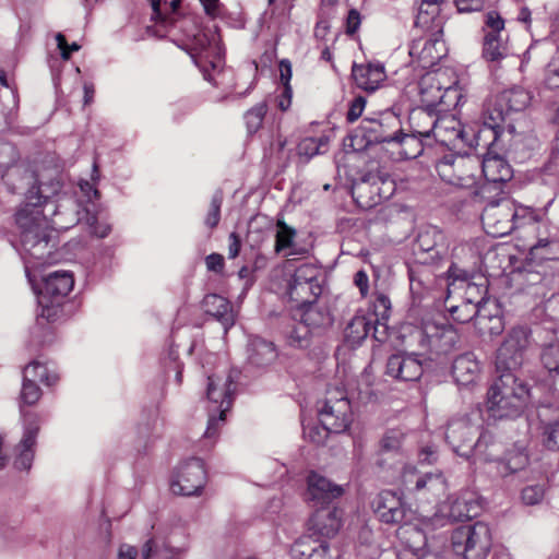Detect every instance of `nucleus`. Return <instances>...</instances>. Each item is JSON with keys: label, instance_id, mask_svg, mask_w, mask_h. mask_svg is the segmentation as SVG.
I'll list each match as a JSON object with an SVG mask.
<instances>
[{"label": "nucleus", "instance_id": "1", "mask_svg": "<svg viewBox=\"0 0 559 559\" xmlns=\"http://www.w3.org/2000/svg\"><path fill=\"white\" fill-rule=\"evenodd\" d=\"M530 333L523 326L513 328L496 356L497 379L487 392L486 406L495 419L516 418L531 402L532 385L525 370V353Z\"/></svg>", "mask_w": 559, "mask_h": 559}, {"label": "nucleus", "instance_id": "2", "mask_svg": "<svg viewBox=\"0 0 559 559\" xmlns=\"http://www.w3.org/2000/svg\"><path fill=\"white\" fill-rule=\"evenodd\" d=\"M24 180L31 187L25 192V205L16 213L21 249L25 257L46 261L55 248L53 229L49 227L47 216L58 215L49 200L58 193L61 186L58 180L38 182L33 171H25Z\"/></svg>", "mask_w": 559, "mask_h": 559}, {"label": "nucleus", "instance_id": "3", "mask_svg": "<svg viewBox=\"0 0 559 559\" xmlns=\"http://www.w3.org/2000/svg\"><path fill=\"white\" fill-rule=\"evenodd\" d=\"M416 144L417 151L408 154V158H415L423 152V145L414 135L404 133L401 120L393 111L386 110L376 117H366L350 136V146L354 151L366 150L373 144Z\"/></svg>", "mask_w": 559, "mask_h": 559}, {"label": "nucleus", "instance_id": "4", "mask_svg": "<svg viewBox=\"0 0 559 559\" xmlns=\"http://www.w3.org/2000/svg\"><path fill=\"white\" fill-rule=\"evenodd\" d=\"M450 540L453 552L462 559H486L492 546L491 530L484 522L456 527Z\"/></svg>", "mask_w": 559, "mask_h": 559}, {"label": "nucleus", "instance_id": "5", "mask_svg": "<svg viewBox=\"0 0 559 559\" xmlns=\"http://www.w3.org/2000/svg\"><path fill=\"white\" fill-rule=\"evenodd\" d=\"M394 191V180L380 169L364 173L352 185V197L362 210H370L390 199Z\"/></svg>", "mask_w": 559, "mask_h": 559}, {"label": "nucleus", "instance_id": "6", "mask_svg": "<svg viewBox=\"0 0 559 559\" xmlns=\"http://www.w3.org/2000/svg\"><path fill=\"white\" fill-rule=\"evenodd\" d=\"M318 416L328 430L345 432L353 421L350 402L345 392L341 389L328 390L324 401L318 403Z\"/></svg>", "mask_w": 559, "mask_h": 559}, {"label": "nucleus", "instance_id": "7", "mask_svg": "<svg viewBox=\"0 0 559 559\" xmlns=\"http://www.w3.org/2000/svg\"><path fill=\"white\" fill-rule=\"evenodd\" d=\"M510 115L498 95L488 100L483 111V128L477 132L471 130L475 145L487 148L499 141L504 135V123Z\"/></svg>", "mask_w": 559, "mask_h": 559}, {"label": "nucleus", "instance_id": "8", "mask_svg": "<svg viewBox=\"0 0 559 559\" xmlns=\"http://www.w3.org/2000/svg\"><path fill=\"white\" fill-rule=\"evenodd\" d=\"M516 203L508 198L489 202L481 213L486 233L492 237H503L515 229Z\"/></svg>", "mask_w": 559, "mask_h": 559}, {"label": "nucleus", "instance_id": "9", "mask_svg": "<svg viewBox=\"0 0 559 559\" xmlns=\"http://www.w3.org/2000/svg\"><path fill=\"white\" fill-rule=\"evenodd\" d=\"M439 177L460 188H473L476 183V162L462 155L448 154L436 164Z\"/></svg>", "mask_w": 559, "mask_h": 559}, {"label": "nucleus", "instance_id": "10", "mask_svg": "<svg viewBox=\"0 0 559 559\" xmlns=\"http://www.w3.org/2000/svg\"><path fill=\"white\" fill-rule=\"evenodd\" d=\"M205 483L206 472L203 461L191 457L178 467L170 486L174 493L190 497L200 495Z\"/></svg>", "mask_w": 559, "mask_h": 559}, {"label": "nucleus", "instance_id": "11", "mask_svg": "<svg viewBox=\"0 0 559 559\" xmlns=\"http://www.w3.org/2000/svg\"><path fill=\"white\" fill-rule=\"evenodd\" d=\"M435 140L448 147H460L467 145L476 146L472 133L467 132L460 120L453 115L438 117L433 135Z\"/></svg>", "mask_w": 559, "mask_h": 559}, {"label": "nucleus", "instance_id": "12", "mask_svg": "<svg viewBox=\"0 0 559 559\" xmlns=\"http://www.w3.org/2000/svg\"><path fill=\"white\" fill-rule=\"evenodd\" d=\"M40 429V420L37 414L25 415L24 432L21 441L14 449V467L20 471H28L32 467L36 438Z\"/></svg>", "mask_w": 559, "mask_h": 559}, {"label": "nucleus", "instance_id": "13", "mask_svg": "<svg viewBox=\"0 0 559 559\" xmlns=\"http://www.w3.org/2000/svg\"><path fill=\"white\" fill-rule=\"evenodd\" d=\"M478 430L479 426L473 425L466 417L452 419L447 427L445 439L456 454L469 459Z\"/></svg>", "mask_w": 559, "mask_h": 559}, {"label": "nucleus", "instance_id": "14", "mask_svg": "<svg viewBox=\"0 0 559 559\" xmlns=\"http://www.w3.org/2000/svg\"><path fill=\"white\" fill-rule=\"evenodd\" d=\"M424 368L419 355L393 354L385 365V374L399 381H417L423 376Z\"/></svg>", "mask_w": 559, "mask_h": 559}, {"label": "nucleus", "instance_id": "15", "mask_svg": "<svg viewBox=\"0 0 559 559\" xmlns=\"http://www.w3.org/2000/svg\"><path fill=\"white\" fill-rule=\"evenodd\" d=\"M421 336V343L436 354L450 353L460 341V336L452 325L436 323H426Z\"/></svg>", "mask_w": 559, "mask_h": 559}, {"label": "nucleus", "instance_id": "16", "mask_svg": "<svg viewBox=\"0 0 559 559\" xmlns=\"http://www.w3.org/2000/svg\"><path fill=\"white\" fill-rule=\"evenodd\" d=\"M307 484L306 500L312 502L314 507H330V503L334 499L340 498L344 492L342 486L333 484L317 473H311L308 476Z\"/></svg>", "mask_w": 559, "mask_h": 559}, {"label": "nucleus", "instance_id": "17", "mask_svg": "<svg viewBox=\"0 0 559 559\" xmlns=\"http://www.w3.org/2000/svg\"><path fill=\"white\" fill-rule=\"evenodd\" d=\"M235 388L231 374L227 377L224 383H222L221 379L210 376L207 378L206 397L212 407L209 412H222V415H225L231 406V395Z\"/></svg>", "mask_w": 559, "mask_h": 559}, {"label": "nucleus", "instance_id": "18", "mask_svg": "<svg viewBox=\"0 0 559 559\" xmlns=\"http://www.w3.org/2000/svg\"><path fill=\"white\" fill-rule=\"evenodd\" d=\"M352 76L358 88L373 93L385 81L386 73L381 62H368L365 64L354 63Z\"/></svg>", "mask_w": 559, "mask_h": 559}, {"label": "nucleus", "instance_id": "19", "mask_svg": "<svg viewBox=\"0 0 559 559\" xmlns=\"http://www.w3.org/2000/svg\"><path fill=\"white\" fill-rule=\"evenodd\" d=\"M341 527V511L335 507L318 508L309 520V531L313 535L334 537Z\"/></svg>", "mask_w": 559, "mask_h": 559}, {"label": "nucleus", "instance_id": "20", "mask_svg": "<svg viewBox=\"0 0 559 559\" xmlns=\"http://www.w3.org/2000/svg\"><path fill=\"white\" fill-rule=\"evenodd\" d=\"M442 236L435 228L421 230L414 243V254L419 263H436L442 258V250L438 246V239Z\"/></svg>", "mask_w": 559, "mask_h": 559}, {"label": "nucleus", "instance_id": "21", "mask_svg": "<svg viewBox=\"0 0 559 559\" xmlns=\"http://www.w3.org/2000/svg\"><path fill=\"white\" fill-rule=\"evenodd\" d=\"M374 512L386 524H399L405 519L406 509L392 491H382L373 502Z\"/></svg>", "mask_w": 559, "mask_h": 559}, {"label": "nucleus", "instance_id": "22", "mask_svg": "<svg viewBox=\"0 0 559 559\" xmlns=\"http://www.w3.org/2000/svg\"><path fill=\"white\" fill-rule=\"evenodd\" d=\"M391 300L383 293L376 294L369 308L367 318H372V336L378 342H384L388 337V320L390 318Z\"/></svg>", "mask_w": 559, "mask_h": 559}, {"label": "nucleus", "instance_id": "23", "mask_svg": "<svg viewBox=\"0 0 559 559\" xmlns=\"http://www.w3.org/2000/svg\"><path fill=\"white\" fill-rule=\"evenodd\" d=\"M74 280L68 271H55L44 278L39 296L62 300L73 288Z\"/></svg>", "mask_w": 559, "mask_h": 559}, {"label": "nucleus", "instance_id": "24", "mask_svg": "<svg viewBox=\"0 0 559 559\" xmlns=\"http://www.w3.org/2000/svg\"><path fill=\"white\" fill-rule=\"evenodd\" d=\"M480 374V366L473 353L457 356L452 365V376L459 385L474 384Z\"/></svg>", "mask_w": 559, "mask_h": 559}, {"label": "nucleus", "instance_id": "25", "mask_svg": "<svg viewBox=\"0 0 559 559\" xmlns=\"http://www.w3.org/2000/svg\"><path fill=\"white\" fill-rule=\"evenodd\" d=\"M247 353L248 364L257 368H265L277 358L275 345L259 336H254L249 341Z\"/></svg>", "mask_w": 559, "mask_h": 559}, {"label": "nucleus", "instance_id": "26", "mask_svg": "<svg viewBox=\"0 0 559 559\" xmlns=\"http://www.w3.org/2000/svg\"><path fill=\"white\" fill-rule=\"evenodd\" d=\"M202 306L205 313L222 324L225 333L235 324L234 312L226 298L217 294H209L203 298Z\"/></svg>", "mask_w": 559, "mask_h": 559}, {"label": "nucleus", "instance_id": "27", "mask_svg": "<svg viewBox=\"0 0 559 559\" xmlns=\"http://www.w3.org/2000/svg\"><path fill=\"white\" fill-rule=\"evenodd\" d=\"M444 0H421L415 25L431 32H441L442 19L440 17L441 3Z\"/></svg>", "mask_w": 559, "mask_h": 559}, {"label": "nucleus", "instance_id": "28", "mask_svg": "<svg viewBox=\"0 0 559 559\" xmlns=\"http://www.w3.org/2000/svg\"><path fill=\"white\" fill-rule=\"evenodd\" d=\"M480 165L484 177L489 182L504 183L513 176L510 165L499 155H485Z\"/></svg>", "mask_w": 559, "mask_h": 559}, {"label": "nucleus", "instance_id": "29", "mask_svg": "<svg viewBox=\"0 0 559 559\" xmlns=\"http://www.w3.org/2000/svg\"><path fill=\"white\" fill-rule=\"evenodd\" d=\"M493 463L496 473L501 477H507L524 469L528 465V455L524 449L514 447L508 450L502 459Z\"/></svg>", "mask_w": 559, "mask_h": 559}, {"label": "nucleus", "instance_id": "30", "mask_svg": "<svg viewBox=\"0 0 559 559\" xmlns=\"http://www.w3.org/2000/svg\"><path fill=\"white\" fill-rule=\"evenodd\" d=\"M438 117L432 109L419 108L412 111L409 121L412 133L421 144L420 138H430L433 135Z\"/></svg>", "mask_w": 559, "mask_h": 559}, {"label": "nucleus", "instance_id": "31", "mask_svg": "<svg viewBox=\"0 0 559 559\" xmlns=\"http://www.w3.org/2000/svg\"><path fill=\"white\" fill-rule=\"evenodd\" d=\"M559 88V62L555 58L551 59L546 69L545 75L539 90V97L548 106H556L558 100Z\"/></svg>", "mask_w": 559, "mask_h": 559}, {"label": "nucleus", "instance_id": "32", "mask_svg": "<svg viewBox=\"0 0 559 559\" xmlns=\"http://www.w3.org/2000/svg\"><path fill=\"white\" fill-rule=\"evenodd\" d=\"M480 504L472 492H464L450 504L449 518L453 521L471 520L478 515Z\"/></svg>", "mask_w": 559, "mask_h": 559}, {"label": "nucleus", "instance_id": "33", "mask_svg": "<svg viewBox=\"0 0 559 559\" xmlns=\"http://www.w3.org/2000/svg\"><path fill=\"white\" fill-rule=\"evenodd\" d=\"M536 316L542 319V330L544 334H557L559 299L557 298L556 289L536 308Z\"/></svg>", "mask_w": 559, "mask_h": 559}, {"label": "nucleus", "instance_id": "34", "mask_svg": "<svg viewBox=\"0 0 559 559\" xmlns=\"http://www.w3.org/2000/svg\"><path fill=\"white\" fill-rule=\"evenodd\" d=\"M301 319L313 332L332 324V317L325 307L319 306L316 301L298 309Z\"/></svg>", "mask_w": 559, "mask_h": 559}, {"label": "nucleus", "instance_id": "35", "mask_svg": "<svg viewBox=\"0 0 559 559\" xmlns=\"http://www.w3.org/2000/svg\"><path fill=\"white\" fill-rule=\"evenodd\" d=\"M287 294L292 301H295L297 308H301L306 305L317 301L319 296L322 294L321 283H290L288 284Z\"/></svg>", "mask_w": 559, "mask_h": 559}, {"label": "nucleus", "instance_id": "36", "mask_svg": "<svg viewBox=\"0 0 559 559\" xmlns=\"http://www.w3.org/2000/svg\"><path fill=\"white\" fill-rule=\"evenodd\" d=\"M372 331V318L357 313L347 323L344 337L352 346L359 345Z\"/></svg>", "mask_w": 559, "mask_h": 559}, {"label": "nucleus", "instance_id": "37", "mask_svg": "<svg viewBox=\"0 0 559 559\" xmlns=\"http://www.w3.org/2000/svg\"><path fill=\"white\" fill-rule=\"evenodd\" d=\"M540 361L550 377L559 373V340L557 334H545L543 336Z\"/></svg>", "mask_w": 559, "mask_h": 559}, {"label": "nucleus", "instance_id": "38", "mask_svg": "<svg viewBox=\"0 0 559 559\" xmlns=\"http://www.w3.org/2000/svg\"><path fill=\"white\" fill-rule=\"evenodd\" d=\"M501 103L504 104L507 109L510 111H522L524 110L532 100V95L528 91L522 86H513L498 94Z\"/></svg>", "mask_w": 559, "mask_h": 559}, {"label": "nucleus", "instance_id": "39", "mask_svg": "<svg viewBox=\"0 0 559 559\" xmlns=\"http://www.w3.org/2000/svg\"><path fill=\"white\" fill-rule=\"evenodd\" d=\"M414 489L427 490L435 497H441L447 491V480L441 473H427L417 477Z\"/></svg>", "mask_w": 559, "mask_h": 559}, {"label": "nucleus", "instance_id": "40", "mask_svg": "<svg viewBox=\"0 0 559 559\" xmlns=\"http://www.w3.org/2000/svg\"><path fill=\"white\" fill-rule=\"evenodd\" d=\"M555 229L554 235L542 236V238H537V241L530 249V255L533 261L544 262L549 260H556V252L552 251L551 246L557 243V227L552 226Z\"/></svg>", "mask_w": 559, "mask_h": 559}, {"label": "nucleus", "instance_id": "41", "mask_svg": "<svg viewBox=\"0 0 559 559\" xmlns=\"http://www.w3.org/2000/svg\"><path fill=\"white\" fill-rule=\"evenodd\" d=\"M313 333L314 332L299 319L286 333L287 344L299 349L308 348L311 344Z\"/></svg>", "mask_w": 559, "mask_h": 559}, {"label": "nucleus", "instance_id": "42", "mask_svg": "<svg viewBox=\"0 0 559 559\" xmlns=\"http://www.w3.org/2000/svg\"><path fill=\"white\" fill-rule=\"evenodd\" d=\"M483 56L487 61H499L507 56L500 34L487 33L484 40Z\"/></svg>", "mask_w": 559, "mask_h": 559}, {"label": "nucleus", "instance_id": "43", "mask_svg": "<svg viewBox=\"0 0 559 559\" xmlns=\"http://www.w3.org/2000/svg\"><path fill=\"white\" fill-rule=\"evenodd\" d=\"M40 396H41V390L38 386L37 382L34 381V379H31V377L23 374V383H22V390H21V394H20V400H21L20 407H22V405L32 406V405L36 404L39 401ZM29 413L31 412H28V414ZM21 414L23 415L24 418H25V415H27V413H24L23 408H21Z\"/></svg>", "mask_w": 559, "mask_h": 559}, {"label": "nucleus", "instance_id": "44", "mask_svg": "<svg viewBox=\"0 0 559 559\" xmlns=\"http://www.w3.org/2000/svg\"><path fill=\"white\" fill-rule=\"evenodd\" d=\"M23 374L31 377V379H34L36 382H43L48 386L53 385L59 380L57 373H50L45 365H41L36 360L32 361L24 368Z\"/></svg>", "mask_w": 559, "mask_h": 559}, {"label": "nucleus", "instance_id": "45", "mask_svg": "<svg viewBox=\"0 0 559 559\" xmlns=\"http://www.w3.org/2000/svg\"><path fill=\"white\" fill-rule=\"evenodd\" d=\"M451 318L459 323H467L477 318L479 307L475 302L463 300L462 304L447 307Z\"/></svg>", "mask_w": 559, "mask_h": 559}, {"label": "nucleus", "instance_id": "46", "mask_svg": "<svg viewBox=\"0 0 559 559\" xmlns=\"http://www.w3.org/2000/svg\"><path fill=\"white\" fill-rule=\"evenodd\" d=\"M266 112L267 105L266 103L262 102L253 106L245 114L247 130L250 134H253L260 130Z\"/></svg>", "mask_w": 559, "mask_h": 559}, {"label": "nucleus", "instance_id": "47", "mask_svg": "<svg viewBox=\"0 0 559 559\" xmlns=\"http://www.w3.org/2000/svg\"><path fill=\"white\" fill-rule=\"evenodd\" d=\"M493 438L487 431L478 430L476 438L472 443V456L477 457L479 460H484L485 462H491V455L487 453V450L490 444H492Z\"/></svg>", "mask_w": 559, "mask_h": 559}, {"label": "nucleus", "instance_id": "48", "mask_svg": "<svg viewBox=\"0 0 559 559\" xmlns=\"http://www.w3.org/2000/svg\"><path fill=\"white\" fill-rule=\"evenodd\" d=\"M277 233L275 239V251L281 252L290 249L294 246L296 230L288 226L284 221H277Z\"/></svg>", "mask_w": 559, "mask_h": 559}, {"label": "nucleus", "instance_id": "49", "mask_svg": "<svg viewBox=\"0 0 559 559\" xmlns=\"http://www.w3.org/2000/svg\"><path fill=\"white\" fill-rule=\"evenodd\" d=\"M326 142L325 138H306L298 143V155L309 160L313 156L323 153L321 148L326 146Z\"/></svg>", "mask_w": 559, "mask_h": 559}, {"label": "nucleus", "instance_id": "50", "mask_svg": "<svg viewBox=\"0 0 559 559\" xmlns=\"http://www.w3.org/2000/svg\"><path fill=\"white\" fill-rule=\"evenodd\" d=\"M320 270L311 263L300 264L294 272L290 283H321Z\"/></svg>", "mask_w": 559, "mask_h": 559}, {"label": "nucleus", "instance_id": "51", "mask_svg": "<svg viewBox=\"0 0 559 559\" xmlns=\"http://www.w3.org/2000/svg\"><path fill=\"white\" fill-rule=\"evenodd\" d=\"M38 304L40 307L39 317L46 319L47 322L56 321L62 313V300L45 298L44 301V296H38Z\"/></svg>", "mask_w": 559, "mask_h": 559}, {"label": "nucleus", "instance_id": "52", "mask_svg": "<svg viewBox=\"0 0 559 559\" xmlns=\"http://www.w3.org/2000/svg\"><path fill=\"white\" fill-rule=\"evenodd\" d=\"M487 294L486 280L481 283H475L468 281L465 283V301L475 302L476 306H480V304L485 300V296Z\"/></svg>", "mask_w": 559, "mask_h": 559}, {"label": "nucleus", "instance_id": "53", "mask_svg": "<svg viewBox=\"0 0 559 559\" xmlns=\"http://www.w3.org/2000/svg\"><path fill=\"white\" fill-rule=\"evenodd\" d=\"M223 203L222 190L215 191L212 197L209 213L204 219V224L210 228H215L221 219V206Z\"/></svg>", "mask_w": 559, "mask_h": 559}, {"label": "nucleus", "instance_id": "54", "mask_svg": "<svg viewBox=\"0 0 559 559\" xmlns=\"http://www.w3.org/2000/svg\"><path fill=\"white\" fill-rule=\"evenodd\" d=\"M404 439V435L396 429H391L382 437L380 447L382 452H397Z\"/></svg>", "mask_w": 559, "mask_h": 559}, {"label": "nucleus", "instance_id": "55", "mask_svg": "<svg viewBox=\"0 0 559 559\" xmlns=\"http://www.w3.org/2000/svg\"><path fill=\"white\" fill-rule=\"evenodd\" d=\"M542 442L543 444L549 449V450H556L557 449V433H558V427L559 423L558 420H552L549 423H544L542 420Z\"/></svg>", "mask_w": 559, "mask_h": 559}, {"label": "nucleus", "instance_id": "56", "mask_svg": "<svg viewBox=\"0 0 559 559\" xmlns=\"http://www.w3.org/2000/svg\"><path fill=\"white\" fill-rule=\"evenodd\" d=\"M539 219L540 216L533 209L516 204V215H514L515 228L535 224Z\"/></svg>", "mask_w": 559, "mask_h": 559}, {"label": "nucleus", "instance_id": "57", "mask_svg": "<svg viewBox=\"0 0 559 559\" xmlns=\"http://www.w3.org/2000/svg\"><path fill=\"white\" fill-rule=\"evenodd\" d=\"M182 0H171V2L165 3L164 13L168 19L167 22H160L159 26L166 32H170L173 27H175L176 23L179 21L178 17V9L181 4Z\"/></svg>", "mask_w": 559, "mask_h": 559}, {"label": "nucleus", "instance_id": "58", "mask_svg": "<svg viewBox=\"0 0 559 559\" xmlns=\"http://www.w3.org/2000/svg\"><path fill=\"white\" fill-rule=\"evenodd\" d=\"M224 421L225 415H222V412H209L207 427L204 437L206 439H215Z\"/></svg>", "mask_w": 559, "mask_h": 559}, {"label": "nucleus", "instance_id": "59", "mask_svg": "<svg viewBox=\"0 0 559 559\" xmlns=\"http://www.w3.org/2000/svg\"><path fill=\"white\" fill-rule=\"evenodd\" d=\"M305 437L311 442L320 445L324 444L329 435L333 433L331 430H328L323 425L321 426H309L304 430Z\"/></svg>", "mask_w": 559, "mask_h": 559}, {"label": "nucleus", "instance_id": "60", "mask_svg": "<svg viewBox=\"0 0 559 559\" xmlns=\"http://www.w3.org/2000/svg\"><path fill=\"white\" fill-rule=\"evenodd\" d=\"M86 224L90 226L91 234L98 238H105L111 231V227L107 223H99L96 215L86 212Z\"/></svg>", "mask_w": 559, "mask_h": 559}, {"label": "nucleus", "instance_id": "61", "mask_svg": "<svg viewBox=\"0 0 559 559\" xmlns=\"http://www.w3.org/2000/svg\"><path fill=\"white\" fill-rule=\"evenodd\" d=\"M56 41L63 60H69L72 52L78 51L81 48L80 45L75 41L71 45H68L66 36L61 33L56 34Z\"/></svg>", "mask_w": 559, "mask_h": 559}, {"label": "nucleus", "instance_id": "62", "mask_svg": "<svg viewBox=\"0 0 559 559\" xmlns=\"http://www.w3.org/2000/svg\"><path fill=\"white\" fill-rule=\"evenodd\" d=\"M365 105H366L365 97H362V96L355 97L349 104V108H348V111L346 115L347 121L350 123L355 122L362 115Z\"/></svg>", "mask_w": 559, "mask_h": 559}, {"label": "nucleus", "instance_id": "63", "mask_svg": "<svg viewBox=\"0 0 559 559\" xmlns=\"http://www.w3.org/2000/svg\"><path fill=\"white\" fill-rule=\"evenodd\" d=\"M544 491L539 486H528L522 490V500L525 504H536L543 499Z\"/></svg>", "mask_w": 559, "mask_h": 559}, {"label": "nucleus", "instance_id": "64", "mask_svg": "<svg viewBox=\"0 0 559 559\" xmlns=\"http://www.w3.org/2000/svg\"><path fill=\"white\" fill-rule=\"evenodd\" d=\"M360 23H361V16H360V13L358 12V10L350 9L348 11L347 19H346V34L354 35L358 31Z\"/></svg>", "mask_w": 559, "mask_h": 559}]
</instances>
